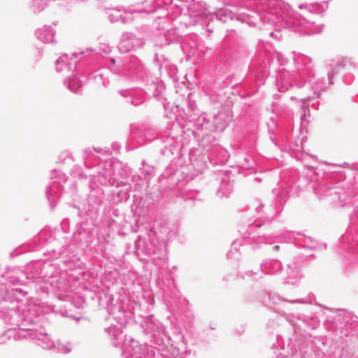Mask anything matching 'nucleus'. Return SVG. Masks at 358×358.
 I'll return each mask as SVG.
<instances>
[{"label":"nucleus","mask_w":358,"mask_h":358,"mask_svg":"<svg viewBox=\"0 0 358 358\" xmlns=\"http://www.w3.org/2000/svg\"><path fill=\"white\" fill-rule=\"evenodd\" d=\"M111 62H112L113 63H115V60H114L113 59H111Z\"/></svg>","instance_id":"1"}]
</instances>
